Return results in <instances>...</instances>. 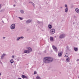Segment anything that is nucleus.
Masks as SVG:
<instances>
[{"label": "nucleus", "instance_id": "1", "mask_svg": "<svg viewBox=\"0 0 79 79\" xmlns=\"http://www.w3.org/2000/svg\"><path fill=\"white\" fill-rule=\"evenodd\" d=\"M53 58L50 57H45L43 59V63L45 64H48L53 61Z\"/></svg>", "mask_w": 79, "mask_h": 79}, {"label": "nucleus", "instance_id": "2", "mask_svg": "<svg viewBox=\"0 0 79 79\" xmlns=\"http://www.w3.org/2000/svg\"><path fill=\"white\" fill-rule=\"evenodd\" d=\"M27 49L28 50H25L23 52L24 53L29 54V53H30V52H32V48L30 47H27Z\"/></svg>", "mask_w": 79, "mask_h": 79}, {"label": "nucleus", "instance_id": "3", "mask_svg": "<svg viewBox=\"0 0 79 79\" xmlns=\"http://www.w3.org/2000/svg\"><path fill=\"white\" fill-rule=\"evenodd\" d=\"M50 33L52 35H53L55 34V30L54 29H52L50 30Z\"/></svg>", "mask_w": 79, "mask_h": 79}, {"label": "nucleus", "instance_id": "4", "mask_svg": "<svg viewBox=\"0 0 79 79\" xmlns=\"http://www.w3.org/2000/svg\"><path fill=\"white\" fill-rule=\"evenodd\" d=\"M15 27L16 25L15 24H13L11 25L10 28L12 30H13V29H15Z\"/></svg>", "mask_w": 79, "mask_h": 79}, {"label": "nucleus", "instance_id": "5", "mask_svg": "<svg viewBox=\"0 0 79 79\" xmlns=\"http://www.w3.org/2000/svg\"><path fill=\"white\" fill-rule=\"evenodd\" d=\"M66 37V35L64 34H61L59 37V39H63L64 37Z\"/></svg>", "mask_w": 79, "mask_h": 79}, {"label": "nucleus", "instance_id": "6", "mask_svg": "<svg viewBox=\"0 0 79 79\" xmlns=\"http://www.w3.org/2000/svg\"><path fill=\"white\" fill-rule=\"evenodd\" d=\"M52 47L54 51H55L56 52H58V49L54 45H53Z\"/></svg>", "mask_w": 79, "mask_h": 79}, {"label": "nucleus", "instance_id": "7", "mask_svg": "<svg viewBox=\"0 0 79 79\" xmlns=\"http://www.w3.org/2000/svg\"><path fill=\"white\" fill-rule=\"evenodd\" d=\"M32 19H29L27 20L26 21V23H27V24H29V23H31V22H32Z\"/></svg>", "mask_w": 79, "mask_h": 79}, {"label": "nucleus", "instance_id": "8", "mask_svg": "<svg viewBox=\"0 0 79 79\" xmlns=\"http://www.w3.org/2000/svg\"><path fill=\"white\" fill-rule=\"evenodd\" d=\"M63 55V52L62 51H59L58 52V55L59 56H61Z\"/></svg>", "mask_w": 79, "mask_h": 79}, {"label": "nucleus", "instance_id": "9", "mask_svg": "<svg viewBox=\"0 0 79 79\" xmlns=\"http://www.w3.org/2000/svg\"><path fill=\"white\" fill-rule=\"evenodd\" d=\"M5 56H6V54L4 53L2 54V55L1 56V59H2V60H3V59L4 58V57Z\"/></svg>", "mask_w": 79, "mask_h": 79}, {"label": "nucleus", "instance_id": "10", "mask_svg": "<svg viewBox=\"0 0 79 79\" xmlns=\"http://www.w3.org/2000/svg\"><path fill=\"white\" fill-rule=\"evenodd\" d=\"M29 3H31L32 5V6H34V7H35V4H34V3L32 2L31 1L29 2Z\"/></svg>", "mask_w": 79, "mask_h": 79}, {"label": "nucleus", "instance_id": "11", "mask_svg": "<svg viewBox=\"0 0 79 79\" xmlns=\"http://www.w3.org/2000/svg\"><path fill=\"white\" fill-rule=\"evenodd\" d=\"M75 11H76V12L77 13H78V14H79V9L77 8H76L75 9Z\"/></svg>", "mask_w": 79, "mask_h": 79}, {"label": "nucleus", "instance_id": "12", "mask_svg": "<svg viewBox=\"0 0 79 79\" xmlns=\"http://www.w3.org/2000/svg\"><path fill=\"white\" fill-rule=\"evenodd\" d=\"M22 77L23 79H25V78H27V77L24 75H22Z\"/></svg>", "mask_w": 79, "mask_h": 79}, {"label": "nucleus", "instance_id": "13", "mask_svg": "<svg viewBox=\"0 0 79 79\" xmlns=\"http://www.w3.org/2000/svg\"><path fill=\"white\" fill-rule=\"evenodd\" d=\"M74 50L75 52H77L78 50V48H74Z\"/></svg>", "mask_w": 79, "mask_h": 79}, {"label": "nucleus", "instance_id": "14", "mask_svg": "<svg viewBox=\"0 0 79 79\" xmlns=\"http://www.w3.org/2000/svg\"><path fill=\"white\" fill-rule=\"evenodd\" d=\"M68 8L67 7L65 9V13H68Z\"/></svg>", "mask_w": 79, "mask_h": 79}, {"label": "nucleus", "instance_id": "15", "mask_svg": "<svg viewBox=\"0 0 79 79\" xmlns=\"http://www.w3.org/2000/svg\"><path fill=\"white\" fill-rule=\"evenodd\" d=\"M10 63L13 64V62H14V60H13L11 59L10 60Z\"/></svg>", "mask_w": 79, "mask_h": 79}, {"label": "nucleus", "instance_id": "16", "mask_svg": "<svg viewBox=\"0 0 79 79\" xmlns=\"http://www.w3.org/2000/svg\"><path fill=\"white\" fill-rule=\"evenodd\" d=\"M48 27H49V29H52V25L50 24H49L48 25Z\"/></svg>", "mask_w": 79, "mask_h": 79}, {"label": "nucleus", "instance_id": "17", "mask_svg": "<svg viewBox=\"0 0 79 79\" xmlns=\"http://www.w3.org/2000/svg\"><path fill=\"white\" fill-rule=\"evenodd\" d=\"M50 40L51 41H53V37H50Z\"/></svg>", "mask_w": 79, "mask_h": 79}, {"label": "nucleus", "instance_id": "18", "mask_svg": "<svg viewBox=\"0 0 79 79\" xmlns=\"http://www.w3.org/2000/svg\"><path fill=\"white\" fill-rule=\"evenodd\" d=\"M19 40H20L19 37H18L16 39V40H17V41H19Z\"/></svg>", "mask_w": 79, "mask_h": 79}, {"label": "nucleus", "instance_id": "19", "mask_svg": "<svg viewBox=\"0 0 79 79\" xmlns=\"http://www.w3.org/2000/svg\"><path fill=\"white\" fill-rule=\"evenodd\" d=\"M36 79H41V78L39 76H37L36 77Z\"/></svg>", "mask_w": 79, "mask_h": 79}, {"label": "nucleus", "instance_id": "20", "mask_svg": "<svg viewBox=\"0 0 79 79\" xmlns=\"http://www.w3.org/2000/svg\"><path fill=\"white\" fill-rule=\"evenodd\" d=\"M70 59V58L69 57H68L66 60L67 61V62H69V59Z\"/></svg>", "mask_w": 79, "mask_h": 79}, {"label": "nucleus", "instance_id": "21", "mask_svg": "<svg viewBox=\"0 0 79 79\" xmlns=\"http://www.w3.org/2000/svg\"><path fill=\"white\" fill-rule=\"evenodd\" d=\"M20 11L22 14H23L24 13V11H23V10H20Z\"/></svg>", "mask_w": 79, "mask_h": 79}, {"label": "nucleus", "instance_id": "22", "mask_svg": "<svg viewBox=\"0 0 79 79\" xmlns=\"http://www.w3.org/2000/svg\"><path fill=\"white\" fill-rule=\"evenodd\" d=\"M20 39H24V37L23 36H21L20 37H19Z\"/></svg>", "mask_w": 79, "mask_h": 79}, {"label": "nucleus", "instance_id": "23", "mask_svg": "<svg viewBox=\"0 0 79 79\" xmlns=\"http://www.w3.org/2000/svg\"><path fill=\"white\" fill-rule=\"evenodd\" d=\"M19 18L21 20H23V18H21L20 17H19Z\"/></svg>", "mask_w": 79, "mask_h": 79}, {"label": "nucleus", "instance_id": "24", "mask_svg": "<svg viewBox=\"0 0 79 79\" xmlns=\"http://www.w3.org/2000/svg\"><path fill=\"white\" fill-rule=\"evenodd\" d=\"M37 23L38 24H40L41 23V22H39V21H37Z\"/></svg>", "mask_w": 79, "mask_h": 79}, {"label": "nucleus", "instance_id": "25", "mask_svg": "<svg viewBox=\"0 0 79 79\" xmlns=\"http://www.w3.org/2000/svg\"><path fill=\"white\" fill-rule=\"evenodd\" d=\"M65 7H66V8H68V6H67V5L65 4Z\"/></svg>", "mask_w": 79, "mask_h": 79}, {"label": "nucleus", "instance_id": "26", "mask_svg": "<svg viewBox=\"0 0 79 79\" xmlns=\"http://www.w3.org/2000/svg\"><path fill=\"white\" fill-rule=\"evenodd\" d=\"M34 74H37V73L36 71H35L34 73Z\"/></svg>", "mask_w": 79, "mask_h": 79}, {"label": "nucleus", "instance_id": "27", "mask_svg": "<svg viewBox=\"0 0 79 79\" xmlns=\"http://www.w3.org/2000/svg\"><path fill=\"white\" fill-rule=\"evenodd\" d=\"M2 4H0V9H1V8H2Z\"/></svg>", "mask_w": 79, "mask_h": 79}, {"label": "nucleus", "instance_id": "28", "mask_svg": "<svg viewBox=\"0 0 79 79\" xmlns=\"http://www.w3.org/2000/svg\"><path fill=\"white\" fill-rule=\"evenodd\" d=\"M14 66H15V67H16V64H15V63H14Z\"/></svg>", "mask_w": 79, "mask_h": 79}, {"label": "nucleus", "instance_id": "29", "mask_svg": "<svg viewBox=\"0 0 79 79\" xmlns=\"http://www.w3.org/2000/svg\"><path fill=\"white\" fill-rule=\"evenodd\" d=\"M14 57H15V56H12V58H14Z\"/></svg>", "mask_w": 79, "mask_h": 79}, {"label": "nucleus", "instance_id": "30", "mask_svg": "<svg viewBox=\"0 0 79 79\" xmlns=\"http://www.w3.org/2000/svg\"><path fill=\"white\" fill-rule=\"evenodd\" d=\"M3 39H6V37H3Z\"/></svg>", "mask_w": 79, "mask_h": 79}, {"label": "nucleus", "instance_id": "31", "mask_svg": "<svg viewBox=\"0 0 79 79\" xmlns=\"http://www.w3.org/2000/svg\"><path fill=\"white\" fill-rule=\"evenodd\" d=\"M2 23H4V21H3V20H2Z\"/></svg>", "mask_w": 79, "mask_h": 79}, {"label": "nucleus", "instance_id": "32", "mask_svg": "<svg viewBox=\"0 0 79 79\" xmlns=\"http://www.w3.org/2000/svg\"><path fill=\"white\" fill-rule=\"evenodd\" d=\"M13 6H16V5H13Z\"/></svg>", "mask_w": 79, "mask_h": 79}, {"label": "nucleus", "instance_id": "33", "mask_svg": "<svg viewBox=\"0 0 79 79\" xmlns=\"http://www.w3.org/2000/svg\"><path fill=\"white\" fill-rule=\"evenodd\" d=\"M15 3H16V1L15 0Z\"/></svg>", "mask_w": 79, "mask_h": 79}, {"label": "nucleus", "instance_id": "34", "mask_svg": "<svg viewBox=\"0 0 79 79\" xmlns=\"http://www.w3.org/2000/svg\"><path fill=\"white\" fill-rule=\"evenodd\" d=\"M77 61H79V59H78L77 60Z\"/></svg>", "mask_w": 79, "mask_h": 79}, {"label": "nucleus", "instance_id": "35", "mask_svg": "<svg viewBox=\"0 0 79 79\" xmlns=\"http://www.w3.org/2000/svg\"><path fill=\"white\" fill-rule=\"evenodd\" d=\"M1 73H0V76H1Z\"/></svg>", "mask_w": 79, "mask_h": 79}, {"label": "nucleus", "instance_id": "36", "mask_svg": "<svg viewBox=\"0 0 79 79\" xmlns=\"http://www.w3.org/2000/svg\"><path fill=\"white\" fill-rule=\"evenodd\" d=\"M66 57H68V56H66Z\"/></svg>", "mask_w": 79, "mask_h": 79}, {"label": "nucleus", "instance_id": "37", "mask_svg": "<svg viewBox=\"0 0 79 79\" xmlns=\"http://www.w3.org/2000/svg\"><path fill=\"white\" fill-rule=\"evenodd\" d=\"M66 54H68V53H66Z\"/></svg>", "mask_w": 79, "mask_h": 79}, {"label": "nucleus", "instance_id": "38", "mask_svg": "<svg viewBox=\"0 0 79 79\" xmlns=\"http://www.w3.org/2000/svg\"><path fill=\"white\" fill-rule=\"evenodd\" d=\"M66 56V55L65 56V57Z\"/></svg>", "mask_w": 79, "mask_h": 79}]
</instances>
